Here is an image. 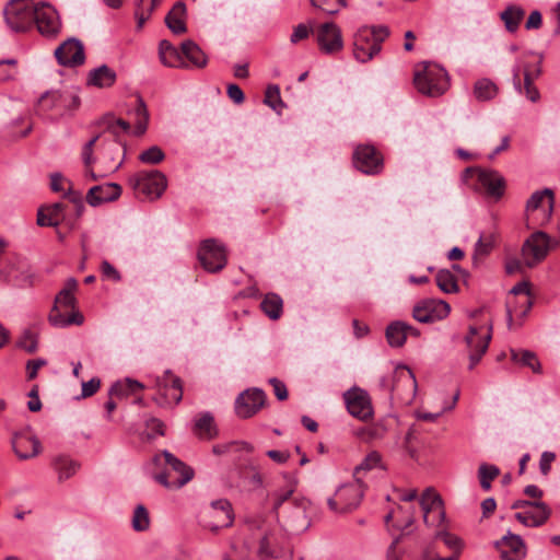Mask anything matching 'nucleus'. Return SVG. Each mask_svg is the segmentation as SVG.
<instances>
[{
    "instance_id": "obj_1",
    "label": "nucleus",
    "mask_w": 560,
    "mask_h": 560,
    "mask_svg": "<svg viewBox=\"0 0 560 560\" xmlns=\"http://www.w3.org/2000/svg\"><path fill=\"white\" fill-rule=\"evenodd\" d=\"M295 485L277 490L273 497V511L283 528L291 534H301L311 526L312 503L305 498L291 499Z\"/></svg>"
},
{
    "instance_id": "obj_2",
    "label": "nucleus",
    "mask_w": 560,
    "mask_h": 560,
    "mask_svg": "<svg viewBox=\"0 0 560 560\" xmlns=\"http://www.w3.org/2000/svg\"><path fill=\"white\" fill-rule=\"evenodd\" d=\"M77 289L78 281L74 278H68L63 288L56 295L48 315V320L52 326L65 328L83 324L84 317L77 310V299L74 296Z\"/></svg>"
},
{
    "instance_id": "obj_3",
    "label": "nucleus",
    "mask_w": 560,
    "mask_h": 560,
    "mask_svg": "<svg viewBox=\"0 0 560 560\" xmlns=\"http://www.w3.org/2000/svg\"><path fill=\"white\" fill-rule=\"evenodd\" d=\"M380 386L383 390L389 392L392 398L402 404H411L416 397L417 381L407 366H397L389 376L382 377Z\"/></svg>"
},
{
    "instance_id": "obj_4",
    "label": "nucleus",
    "mask_w": 560,
    "mask_h": 560,
    "mask_svg": "<svg viewBox=\"0 0 560 560\" xmlns=\"http://www.w3.org/2000/svg\"><path fill=\"white\" fill-rule=\"evenodd\" d=\"M388 35L389 30L384 25L361 27L354 36V58L360 62L371 60L381 51L382 43Z\"/></svg>"
},
{
    "instance_id": "obj_5",
    "label": "nucleus",
    "mask_w": 560,
    "mask_h": 560,
    "mask_svg": "<svg viewBox=\"0 0 560 560\" xmlns=\"http://www.w3.org/2000/svg\"><path fill=\"white\" fill-rule=\"evenodd\" d=\"M164 459L167 468L154 476V479L167 489H179L194 477V470L168 451L155 456V462Z\"/></svg>"
},
{
    "instance_id": "obj_6",
    "label": "nucleus",
    "mask_w": 560,
    "mask_h": 560,
    "mask_svg": "<svg viewBox=\"0 0 560 560\" xmlns=\"http://www.w3.org/2000/svg\"><path fill=\"white\" fill-rule=\"evenodd\" d=\"M413 83L421 94L436 97L444 94L448 88L447 73L438 66L424 65L421 71H416Z\"/></svg>"
},
{
    "instance_id": "obj_7",
    "label": "nucleus",
    "mask_w": 560,
    "mask_h": 560,
    "mask_svg": "<svg viewBox=\"0 0 560 560\" xmlns=\"http://www.w3.org/2000/svg\"><path fill=\"white\" fill-rule=\"evenodd\" d=\"M80 106V97L74 86L45 92L37 102L40 113L50 110H73Z\"/></svg>"
},
{
    "instance_id": "obj_8",
    "label": "nucleus",
    "mask_w": 560,
    "mask_h": 560,
    "mask_svg": "<svg viewBox=\"0 0 560 560\" xmlns=\"http://www.w3.org/2000/svg\"><path fill=\"white\" fill-rule=\"evenodd\" d=\"M36 4L32 0H12L4 9L8 26L14 32H26L34 24Z\"/></svg>"
},
{
    "instance_id": "obj_9",
    "label": "nucleus",
    "mask_w": 560,
    "mask_h": 560,
    "mask_svg": "<svg viewBox=\"0 0 560 560\" xmlns=\"http://www.w3.org/2000/svg\"><path fill=\"white\" fill-rule=\"evenodd\" d=\"M364 494L360 479L339 487L334 497L327 500L329 509L336 513H347L359 506Z\"/></svg>"
},
{
    "instance_id": "obj_10",
    "label": "nucleus",
    "mask_w": 560,
    "mask_h": 560,
    "mask_svg": "<svg viewBox=\"0 0 560 560\" xmlns=\"http://www.w3.org/2000/svg\"><path fill=\"white\" fill-rule=\"evenodd\" d=\"M130 184L137 195L156 199L166 189L167 180L163 173L152 170L136 173L130 178Z\"/></svg>"
},
{
    "instance_id": "obj_11",
    "label": "nucleus",
    "mask_w": 560,
    "mask_h": 560,
    "mask_svg": "<svg viewBox=\"0 0 560 560\" xmlns=\"http://www.w3.org/2000/svg\"><path fill=\"white\" fill-rule=\"evenodd\" d=\"M154 387L158 394L153 397V400L160 407L167 408L175 406L179 404L183 398L182 381L170 371L156 377Z\"/></svg>"
},
{
    "instance_id": "obj_12",
    "label": "nucleus",
    "mask_w": 560,
    "mask_h": 560,
    "mask_svg": "<svg viewBox=\"0 0 560 560\" xmlns=\"http://www.w3.org/2000/svg\"><path fill=\"white\" fill-rule=\"evenodd\" d=\"M420 505L423 511V521L427 526L436 527L438 529L445 528V512L443 501L432 488H428L421 495Z\"/></svg>"
},
{
    "instance_id": "obj_13",
    "label": "nucleus",
    "mask_w": 560,
    "mask_h": 560,
    "mask_svg": "<svg viewBox=\"0 0 560 560\" xmlns=\"http://www.w3.org/2000/svg\"><path fill=\"white\" fill-rule=\"evenodd\" d=\"M198 259L205 270L218 272L226 265V252L222 244L209 238L201 243L198 250Z\"/></svg>"
},
{
    "instance_id": "obj_14",
    "label": "nucleus",
    "mask_w": 560,
    "mask_h": 560,
    "mask_svg": "<svg viewBox=\"0 0 560 560\" xmlns=\"http://www.w3.org/2000/svg\"><path fill=\"white\" fill-rule=\"evenodd\" d=\"M34 23L38 32L48 38L56 37L61 31V21L57 10L47 2L36 4Z\"/></svg>"
},
{
    "instance_id": "obj_15",
    "label": "nucleus",
    "mask_w": 560,
    "mask_h": 560,
    "mask_svg": "<svg viewBox=\"0 0 560 560\" xmlns=\"http://www.w3.org/2000/svg\"><path fill=\"white\" fill-rule=\"evenodd\" d=\"M549 236L545 232L538 231L533 233L522 247L524 264L533 268L544 260L549 250Z\"/></svg>"
},
{
    "instance_id": "obj_16",
    "label": "nucleus",
    "mask_w": 560,
    "mask_h": 560,
    "mask_svg": "<svg viewBox=\"0 0 560 560\" xmlns=\"http://www.w3.org/2000/svg\"><path fill=\"white\" fill-rule=\"evenodd\" d=\"M32 275L27 264L20 257H8L0 260V279L24 287L32 283Z\"/></svg>"
},
{
    "instance_id": "obj_17",
    "label": "nucleus",
    "mask_w": 560,
    "mask_h": 560,
    "mask_svg": "<svg viewBox=\"0 0 560 560\" xmlns=\"http://www.w3.org/2000/svg\"><path fill=\"white\" fill-rule=\"evenodd\" d=\"M353 164L364 174H378L383 168V156L373 145L361 144L353 152Z\"/></svg>"
},
{
    "instance_id": "obj_18",
    "label": "nucleus",
    "mask_w": 560,
    "mask_h": 560,
    "mask_svg": "<svg viewBox=\"0 0 560 560\" xmlns=\"http://www.w3.org/2000/svg\"><path fill=\"white\" fill-rule=\"evenodd\" d=\"M349 413L360 420H368L373 416V408L369 394L361 388H351L343 394Z\"/></svg>"
},
{
    "instance_id": "obj_19",
    "label": "nucleus",
    "mask_w": 560,
    "mask_h": 560,
    "mask_svg": "<svg viewBox=\"0 0 560 560\" xmlns=\"http://www.w3.org/2000/svg\"><path fill=\"white\" fill-rule=\"evenodd\" d=\"M266 402V394L259 388L246 389L235 400V412L242 419L256 415Z\"/></svg>"
},
{
    "instance_id": "obj_20",
    "label": "nucleus",
    "mask_w": 560,
    "mask_h": 560,
    "mask_svg": "<svg viewBox=\"0 0 560 560\" xmlns=\"http://www.w3.org/2000/svg\"><path fill=\"white\" fill-rule=\"evenodd\" d=\"M492 325H489L488 331L485 335H480L479 328L470 326L468 334L465 337L466 345L469 349V369H474L481 360L482 355L488 350L491 340Z\"/></svg>"
},
{
    "instance_id": "obj_21",
    "label": "nucleus",
    "mask_w": 560,
    "mask_h": 560,
    "mask_svg": "<svg viewBox=\"0 0 560 560\" xmlns=\"http://www.w3.org/2000/svg\"><path fill=\"white\" fill-rule=\"evenodd\" d=\"M450 305L442 300H424L418 303L412 311V316L420 323H433L450 314Z\"/></svg>"
},
{
    "instance_id": "obj_22",
    "label": "nucleus",
    "mask_w": 560,
    "mask_h": 560,
    "mask_svg": "<svg viewBox=\"0 0 560 560\" xmlns=\"http://www.w3.org/2000/svg\"><path fill=\"white\" fill-rule=\"evenodd\" d=\"M55 57L61 66H81L85 60L83 45L77 38H68L55 50Z\"/></svg>"
},
{
    "instance_id": "obj_23",
    "label": "nucleus",
    "mask_w": 560,
    "mask_h": 560,
    "mask_svg": "<svg viewBox=\"0 0 560 560\" xmlns=\"http://www.w3.org/2000/svg\"><path fill=\"white\" fill-rule=\"evenodd\" d=\"M319 49L325 54H334L341 50L343 43L341 31L334 22L322 24L316 33Z\"/></svg>"
},
{
    "instance_id": "obj_24",
    "label": "nucleus",
    "mask_w": 560,
    "mask_h": 560,
    "mask_svg": "<svg viewBox=\"0 0 560 560\" xmlns=\"http://www.w3.org/2000/svg\"><path fill=\"white\" fill-rule=\"evenodd\" d=\"M502 560H522L526 556V547L521 536L508 533L494 542Z\"/></svg>"
},
{
    "instance_id": "obj_25",
    "label": "nucleus",
    "mask_w": 560,
    "mask_h": 560,
    "mask_svg": "<svg viewBox=\"0 0 560 560\" xmlns=\"http://www.w3.org/2000/svg\"><path fill=\"white\" fill-rule=\"evenodd\" d=\"M533 73L529 70L527 65L517 63L513 68V84L514 88L520 92L524 93L527 98L532 102H537L539 100V92L537 88L533 84Z\"/></svg>"
},
{
    "instance_id": "obj_26",
    "label": "nucleus",
    "mask_w": 560,
    "mask_h": 560,
    "mask_svg": "<svg viewBox=\"0 0 560 560\" xmlns=\"http://www.w3.org/2000/svg\"><path fill=\"white\" fill-rule=\"evenodd\" d=\"M210 517L213 522L208 523L211 530L229 527L233 524L234 514L231 503L226 499H219L211 502Z\"/></svg>"
},
{
    "instance_id": "obj_27",
    "label": "nucleus",
    "mask_w": 560,
    "mask_h": 560,
    "mask_svg": "<svg viewBox=\"0 0 560 560\" xmlns=\"http://www.w3.org/2000/svg\"><path fill=\"white\" fill-rule=\"evenodd\" d=\"M551 515L550 508L542 501H535L524 512H517L515 518L525 526L538 527L545 524Z\"/></svg>"
},
{
    "instance_id": "obj_28",
    "label": "nucleus",
    "mask_w": 560,
    "mask_h": 560,
    "mask_svg": "<svg viewBox=\"0 0 560 560\" xmlns=\"http://www.w3.org/2000/svg\"><path fill=\"white\" fill-rule=\"evenodd\" d=\"M121 195V186L116 183L96 185L89 189L86 201L92 207L118 199Z\"/></svg>"
},
{
    "instance_id": "obj_29",
    "label": "nucleus",
    "mask_w": 560,
    "mask_h": 560,
    "mask_svg": "<svg viewBox=\"0 0 560 560\" xmlns=\"http://www.w3.org/2000/svg\"><path fill=\"white\" fill-rule=\"evenodd\" d=\"M12 447L20 459H30L37 456L42 451L39 440L27 433L15 434L12 440Z\"/></svg>"
},
{
    "instance_id": "obj_30",
    "label": "nucleus",
    "mask_w": 560,
    "mask_h": 560,
    "mask_svg": "<svg viewBox=\"0 0 560 560\" xmlns=\"http://www.w3.org/2000/svg\"><path fill=\"white\" fill-rule=\"evenodd\" d=\"M478 180L487 194L497 199L501 198L505 189V180L497 171L480 170Z\"/></svg>"
},
{
    "instance_id": "obj_31",
    "label": "nucleus",
    "mask_w": 560,
    "mask_h": 560,
    "mask_svg": "<svg viewBox=\"0 0 560 560\" xmlns=\"http://www.w3.org/2000/svg\"><path fill=\"white\" fill-rule=\"evenodd\" d=\"M182 52L171 44V42L163 39L159 44V57L161 62L171 68H187V63L183 60Z\"/></svg>"
},
{
    "instance_id": "obj_32",
    "label": "nucleus",
    "mask_w": 560,
    "mask_h": 560,
    "mask_svg": "<svg viewBox=\"0 0 560 560\" xmlns=\"http://www.w3.org/2000/svg\"><path fill=\"white\" fill-rule=\"evenodd\" d=\"M104 163L108 170L116 171L120 167L125 156V145L119 139L104 143Z\"/></svg>"
},
{
    "instance_id": "obj_33",
    "label": "nucleus",
    "mask_w": 560,
    "mask_h": 560,
    "mask_svg": "<svg viewBox=\"0 0 560 560\" xmlns=\"http://www.w3.org/2000/svg\"><path fill=\"white\" fill-rule=\"evenodd\" d=\"M186 5L184 2H177L165 16L166 26L175 35H180L187 32L185 23Z\"/></svg>"
},
{
    "instance_id": "obj_34",
    "label": "nucleus",
    "mask_w": 560,
    "mask_h": 560,
    "mask_svg": "<svg viewBox=\"0 0 560 560\" xmlns=\"http://www.w3.org/2000/svg\"><path fill=\"white\" fill-rule=\"evenodd\" d=\"M63 203L56 202L42 207L37 213V224L39 226H57L62 220Z\"/></svg>"
},
{
    "instance_id": "obj_35",
    "label": "nucleus",
    "mask_w": 560,
    "mask_h": 560,
    "mask_svg": "<svg viewBox=\"0 0 560 560\" xmlns=\"http://www.w3.org/2000/svg\"><path fill=\"white\" fill-rule=\"evenodd\" d=\"M115 81L116 72L106 65L93 69L88 77V83L97 88H109Z\"/></svg>"
},
{
    "instance_id": "obj_36",
    "label": "nucleus",
    "mask_w": 560,
    "mask_h": 560,
    "mask_svg": "<svg viewBox=\"0 0 560 560\" xmlns=\"http://www.w3.org/2000/svg\"><path fill=\"white\" fill-rule=\"evenodd\" d=\"M194 433L202 440H212L218 435V429L211 413L206 412L195 421Z\"/></svg>"
},
{
    "instance_id": "obj_37",
    "label": "nucleus",
    "mask_w": 560,
    "mask_h": 560,
    "mask_svg": "<svg viewBox=\"0 0 560 560\" xmlns=\"http://www.w3.org/2000/svg\"><path fill=\"white\" fill-rule=\"evenodd\" d=\"M182 54L190 61L196 68H205L208 63V58L202 49L194 40H185L180 46Z\"/></svg>"
},
{
    "instance_id": "obj_38",
    "label": "nucleus",
    "mask_w": 560,
    "mask_h": 560,
    "mask_svg": "<svg viewBox=\"0 0 560 560\" xmlns=\"http://www.w3.org/2000/svg\"><path fill=\"white\" fill-rule=\"evenodd\" d=\"M144 389V385L132 378H125L114 383L108 392L109 396L127 397Z\"/></svg>"
},
{
    "instance_id": "obj_39",
    "label": "nucleus",
    "mask_w": 560,
    "mask_h": 560,
    "mask_svg": "<svg viewBox=\"0 0 560 560\" xmlns=\"http://www.w3.org/2000/svg\"><path fill=\"white\" fill-rule=\"evenodd\" d=\"M261 311L272 320L281 317L283 311V301L276 293H268L260 303Z\"/></svg>"
},
{
    "instance_id": "obj_40",
    "label": "nucleus",
    "mask_w": 560,
    "mask_h": 560,
    "mask_svg": "<svg viewBox=\"0 0 560 560\" xmlns=\"http://www.w3.org/2000/svg\"><path fill=\"white\" fill-rule=\"evenodd\" d=\"M525 11L518 5H509L504 11L500 13V18L503 21L505 28L510 33L517 31L520 23L524 19Z\"/></svg>"
},
{
    "instance_id": "obj_41",
    "label": "nucleus",
    "mask_w": 560,
    "mask_h": 560,
    "mask_svg": "<svg viewBox=\"0 0 560 560\" xmlns=\"http://www.w3.org/2000/svg\"><path fill=\"white\" fill-rule=\"evenodd\" d=\"M494 247V235L490 234H481L478 238V242L475 245L472 262L475 266H478L481 260L487 257Z\"/></svg>"
},
{
    "instance_id": "obj_42",
    "label": "nucleus",
    "mask_w": 560,
    "mask_h": 560,
    "mask_svg": "<svg viewBox=\"0 0 560 560\" xmlns=\"http://www.w3.org/2000/svg\"><path fill=\"white\" fill-rule=\"evenodd\" d=\"M162 0H137L135 16L137 19V27L140 30L150 19L153 11L160 5Z\"/></svg>"
},
{
    "instance_id": "obj_43",
    "label": "nucleus",
    "mask_w": 560,
    "mask_h": 560,
    "mask_svg": "<svg viewBox=\"0 0 560 560\" xmlns=\"http://www.w3.org/2000/svg\"><path fill=\"white\" fill-rule=\"evenodd\" d=\"M512 361L520 363L521 365L529 368L534 373H541V364L533 351L529 350H511Z\"/></svg>"
},
{
    "instance_id": "obj_44",
    "label": "nucleus",
    "mask_w": 560,
    "mask_h": 560,
    "mask_svg": "<svg viewBox=\"0 0 560 560\" xmlns=\"http://www.w3.org/2000/svg\"><path fill=\"white\" fill-rule=\"evenodd\" d=\"M257 556L260 560H273L280 557V551L276 546V538L273 535L266 534L259 540Z\"/></svg>"
},
{
    "instance_id": "obj_45",
    "label": "nucleus",
    "mask_w": 560,
    "mask_h": 560,
    "mask_svg": "<svg viewBox=\"0 0 560 560\" xmlns=\"http://www.w3.org/2000/svg\"><path fill=\"white\" fill-rule=\"evenodd\" d=\"M498 94V86L489 79H480L475 83L474 95L478 101L492 100Z\"/></svg>"
},
{
    "instance_id": "obj_46",
    "label": "nucleus",
    "mask_w": 560,
    "mask_h": 560,
    "mask_svg": "<svg viewBox=\"0 0 560 560\" xmlns=\"http://www.w3.org/2000/svg\"><path fill=\"white\" fill-rule=\"evenodd\" d=\"M133 115L136 117V130L135 133L140 136L144 133L147 130V124L149 119V114L147 110V106L141 97H137L133 107Z\"/></svg>"
},
{
    "instance_id": "obj_47",
    "label": "nucleus",
    "mask_w": 560,
    "mask_h": 560,
    "mask_svg": "<svg viewBox=\"0 0 560 560\" xmlns=\"http://www.w3.org/2000/svg\"><path fill=\"white\" fill-rule=\"evenodd\" d=\"M500 475V469L495 465L482 463L478 468V479L480 487L488 491L491 489V481Z\"/></svg>"
},
{
    "instance_id": "obj_48",
    "label": "nucleus",
    "mask_w": 560,
    "mask_h": 560,
    "mask_svg": "<svg viewBox=\"0 0 560 560\" xmlns=\"http://www.w3.org/2000/svg\"><path fill=\"white\" fill-rule=\"evenodd\" d=\"M402 322H394L386 328L385 336L390 347H401L406 342Z\"/></svg>"
},
{
    "instance_id": "obj_49",
    "label": "nucleus",
    "mask_w": 560,
    "mask_h": 560,
    "mask_svg": "<svg viewBox=\"0 0 560 560\" xmlns=\"http://www.w3.org/2000/svg\"><path fill=\"white\" fill-rule=\"evenodd\" d=\"M438 287L445 293H455L458 291V284L455 276L447 269L438 271L436 277Z\"/></svg>"
},
{
    "instance_id": "obj_50",
    "label": "nucleus",
    "mask_w": 560,
    "mask_h": 560,
    "mask_svg": "<svg viewBox=\"0 0 560 560\" xmlns=\"http://www.w3.org/2000/svg\"><path fill=\"white\" fill-rule=\"evenodd\" d=\"M55 468L59 474V479L63 480L77 472L79 464L68 457L60 456L55 460Z\"/></svg>"
},
{
    "instance_id": "obj_51",
    "label": "nucleus",
    "mask_w": 560,
    "mask_h": 560,
    "mask_svg": "<svg viewBox=\"0 0 560 560\" xmlns=\"http://www.w3.org/2000/svg\"><path fill=\"white\" fill-rule=\"evenodd\" d=\"M132 528L136 532H144L150 527L149 512L144 505L138 504L133 511L131 520Z\"/></svg>"
},
{
    "instance_id": "obj_52",
    "label": "nucleus",
    "mask_w": 560,
    "mask_h": 560,
    "mask_svg": "<svg viewBox=\"0 0 560 560\" xmlns=\"http://www.w3.org/2000/svg\"><path fill=\"white\" fill-rule=\"evenodd\" d=\"M434 539L442 540L447 548L453 550V553L460 555L462 540L456 535L447 532L446 528L438 529L434 534Z\"/></svg>"
},
{
    "instance_id": "obj_53",
    "label": "nucleus",
    "mask_w": 560,
    "mask_h": 560,
    "mask_svg": "<svg viewBox=\"0 0 560 560\" xmlns=\"http://www.w3.org/2000/svg\"><path fill=\"white\" fill-rule=\"evenodd\" d=\"M312 5L323 12L334 15L348 5L347 0H310Z\"/></svg>"
},
{
    "instance_id": "obj_54",
    "label": "nucleus",
    "mask_w": 560,
    "mask_h": 560,
    "mask_svg": "<svg viewBox=\"0 0 560 560\" xmlns=\"http://www.w3.org/2000/svg\"><path fill=\"white\" fill-rule=\"evenodd\" d=\"M545 197L549 198L550 209H552L555 195L550 188H545L542 190L535 191L527 200L526 209L530 211L538 209L541 206V202Z\"/></svg>"
},
{
    "instance_id": "obj_55",
    "label": "nucleus",
    "mask_w": 560,
    "mask_h": 560,
    "mask_svg": "<svg viewBox=\"0 0 560 560\" xmlns=\"http://www.w3.org/2000/svg\"><path fill=\"white\" fill-rule=\"evenodd\" d=\"M265 104L270 106L272 109L278 113L284 107V103L280 96V89L278 85H269L265 93Z\"/></svg>"
},
{
    "instance_id": "obj_56",
    "label": "nucleus",
    "mask_w": 560,
    "mask_h": 560,
    "mask_svg": "<svg viewBox=\"0 0 560 560\" xmlns=\"http://www.w3.org/2000/svg\"><path fill=\"white\" fill-rule=\"evenodd\" d=\"M511 294L514 295H524V301L522 302L523 305L526 306V308L523 312V315H526V313L530 310L533 305V301L530 299V284L527 281H522L515 284L511 291Z\"/></svg>"
},
{
    "instance_id": "obj_57",
    "label": "nucleus",
    "mask_w": 560,
    "mask_h": 560,
    "mask_svg": "<svg viewBox=\"0 0 560 560\" xmlns=\"http://www.w3.org/2000/svg\"><path fill=\"white\" fill-rule=\"evenodd\" d=\"M380 463H381V455H380V453H377L375 451L369 453L364 457L362 463L355 467V469H354V477H355V479H360L359 475H360L361 471L371 470V469L377 467L380 465Z\"/></svg>"
},
{
    "instance_id": "obj_58",
    "label": "nucleus",
    "mask_w": 560,
    "mask_h": 560,
    "mask_svg": "<svg viewBox=\"0 0 560 560\" xmlns=\"http://www.w3.org/2000/svg\"><path fill=\"white\" fill-rule=\"evenodd\" d=\"M164 158V152L158 145L150 147L139 155V160L145 164H159Z\"/></svg>"
},
{
    "instance_id": "obj_59",
    "label": "nucleus",
    "mask_w": 560,
    "mask_h": 560,
    "mask_svg": "<svg viewBox=\"0 0 560 560\" xmlns=\"http://www.w3.org/2000/svg\"><path fill=\"white\" fill-rule=\"evenodd\" d=\"M106 130L114 135L115 139H118L119 130L127 132L130 130V124L124 119L110 118L107 121Z\"/></svg>"
},
{
    "instance_id": "obj_60",
    "label": "nucleus",
    "mask_w": 560,
    "mask_h": 560,
    "mask_svg": "<svg viewBox=\"0 0 560 560\" xmlns=\"http://www.w3.org/2000/svg\"><path fill=\"white\" fill-rule=\"evenodd\" d=\"M19 346L26 350L28 353L35 352L37 348V341L34 334L30 330L24 331L21 340L19 341Z\"/></svg>"
},
{
    "instance_id": "obj_61",
    "label": "nucleus",
    "mask_w": 560,
    "mask_h": 560,
    "mask_svg": "<svg viewBox=\"0 0 560 560\" xmlns=\"http://www.w3.org/2000/svg\"><path fill=\"white\" fill-rule=\"evenodd\" d=\"M102 276L114 282H118L121 279L119 271L107 260H103L101 264Z\"/></svg>"
},
{
    "instance_id": "obj_62",
    "label": "nucleus",
    "mask_w": 560,
    "mask_h": 560,
    "mask_svg": "<svg viewBox=\"0 0 560 560\" xmlns=\"http://www.w3.org/2000/svg\"><path fill=\"white\" fill-rule=\"evenodd\" d=\"M101 386V381L97 377H93L88 382L82 383V393L81 396L83 398L90 397L94 395Z\"/></svg>"
},
{
    "instance_id": "obj_63",
    "label": "nucleus",
    "mask_w": 560,
    "mask_h": 560,
    "mask_svg": "<svg viewBox=\"0 0 560 560\" xmlns=\"http://www.w3.org/2000/svg\"><path fill=\"white\" fill-rule=\"evenodd\" d=\"M312 28L308 27L305 24H299L294 27L293 33L291 34L290 42L292 44H296L302 39H305L308 37Z\"/></svg>"
},
{
    "instance_id": "obj_64",
    "label": "nucleus",
    "mask_w": 560,
    "mask_h": 560,
    "mask_svg": "<svg viewBox=\"0 0 560 560\" xmlns=\"http://www.w3.org/2000/svg\"><path fill=\"white\" fill-rule=\"evenodd\" d=\"M556 455L552 452H544L540 456L539 460V469L544 476H547L550 472L551 464L555 460Z\"/></svg>"
}]
</instances>
